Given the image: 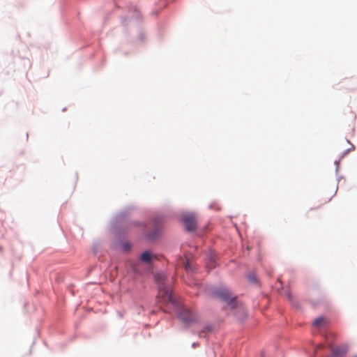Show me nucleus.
Listing matches in <instances>:
<instances>
[{
	"mask_svg": "<svg viewBox=\"0 0 357 357\" xmlns=\"http://www.w3.org/2000/svg\"><path fill=\"white\" fill-rule=\"evenodd\" d=\"M330 335L333 336V334H329L328 336H330ZM328 338H329V337H326V339H328Z\"/></svg>",
	"mask_w": 357,
	"mask_h": 357,
	"instance_id": "obj_12",
	"label": "nucleus"
},
{
	"mask_svg": "<svg viewBox=\"0 0 357 357\" xmlns=\"http://www.w3.org/2000/svg\"><path fill=\"white\" fill-rule=\"evenodd\" d=\"M124 248H125L126 250H128L129 249V245L127 243H126L124 245Z\"/></svg>",
	"mask_w": 357,
	"mask_h": 357,
	"instance_id": "obj_11",
	"label": "nucleus"
},
{
	"mask_svg": "<svg viewBox=\"0 0 357 357\" xmlns=\"http://www.w3.org/2000/svg\"><path fill=\"white\" fill-rule=\"evenodd\" d=\"M141 260L142 261L149 264L151 261V254L149 252H144L141 255Z\"/></svg>",
	"mask_w": 357,
	"mask_h": 357,
	"instance_id": "obj_6",
	"label": "nucleus"
},
{
	"mask_svg": "<svg viewBox=\"0 0 357 357\" xmlns=\"http://www.w3.org/2000/svg\"><path fill=\"white\" fill-rule=\"evenodd\" d=\"M179 318L185 324H190L195 323L197 320L195 314L188 309L182 310L179 314Z\"/></svg>",
	"mask_w": 357,
	"mask_h": 357,
	"instance_id": "obj_3",
	"label": "nucleus"
},
{
	"mask_svg": "<svg viewBox=\"0 0 357 357\" xmlns=\"http://www.w3.org/2000/svg\"><path fill=\"white\" fill-rule=\"evenodd\" d=\"M248 279H249V280H250V281H251V282H254V281H255V278L253 275H250L248 276Z\"/></svg>",
	"mask_w": 357,
	"mask_h": 357,
	"instance_id": "obj_9",
	"label": "nucleus"
},
{
	"mask_svg": "<svg viewBox=\"0 0 357 357\" xmlns=\"http://www.w3.org/2000/svg\"><path fill=\"white\" fill-rule=\"evenodd\" d=\"M211 268H213L215 266V265H214L215 261L213 259H211Z\"/></svg>",
	"mask_w": 357,
	"mask_h": 357,
	"instance_id": "obj_10",
	"label": "nucleus"
},
{
	"mask_svg": "<svg viewBox=\"0 0 357 357\" xmlns=\"http://www.w3.org/2000/svg\"><path fill=\"white\" fill-rule=\"evenodd\" d=\"M166 277L164 273H157L155 275V281L159 284L158 285V298L160 302L164 304H172L176 305V301L174 300L172 291L166 287L163 282Z\"/></svg>",
	"mask_w": 357,
	"mask_h": 357,
	"instance_id": "obj_2",
	"label": "nucleus"
},
{
	"mask_svg": "<svg viewBox=\"0 0 357 357\" xmlns=\"http://www.w3.org/2000/svg\"><path fill=\"white\" fill-rule=\"evenodd\" d=\"M183 222L188 231H195L197 228V219L194 214H187L183 216Z\"/></svg>",
	"mask_w": 357,
	"mask_h": 357,
	"instance_id": "obj_4",
	"label": "nucleus"
},
{
	"mask_svg": "<svg viewBox=\"0 0 357 357\" xmlns=\"http://www.w3.org/2000/svg\"><path fill=\"white\" fill-rule=\"evenodd\" d=\"M183 266L185 269L187 271H193L194 270L191 267V264L188 259H185V261L183 262Z\"/></svg>",
	"mask_w": 357,
	"mask_h": 357,
	"instance_id": "obj_8",
	"label": "nucleus"
},
{
	"mask_svg": "<svg viewBox=\"0 0 357 357\" xmlns=\"http://www.w3.org/2000/svg\"><path fill=\"white\" fill-rule=\"evenodd\" d=\"M326 323L327 321L324 317H319L314 320L313 325L315 327H321L322 325L326 324Z\"/></svg>",
	"mask_w": 357,
	"mask_h": 357,
	"instance_id": "obj_7",
	"label": "nucleus"
},
{
	"mask_svg": "<svg viewBox=\"0 0 357 357\" xmlns=\"http://www.w3.org/2000/svg\"><path fill=\"white\" fill-rule=\"evenodd\" d=\"M214 294L221 301L225 302L230 309L236 310L235 314L240 319H243L247 317L245 309L238 304L236 297L229 289L225 287L219 288L214 291Z\"/></svg>",
	"mask_w": 357,
	"mask_h": 357,
	"instance_id": "obj_1",
	"label": "nucleus"
},
{
	"mask_svg": "<svg viewBox=\"0 0 357 357\" xmlns=\"http://www.w3.org/2000/svg\"><path fill=\"white\" fill-rule=\"evenodd\" d=\"M348 350L347 346L337 347L332 351V357H342L346 355Z\"/></svg>",
	"mask_w": 357,
	"mask_h": 357,
	"instance_id": "obj_5",
	"label": "nucleus"
}]
</instances>
